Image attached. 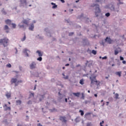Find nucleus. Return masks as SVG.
Instances as JSON below:
<instances>
[{"label": "nucleus", "mask_w": 126, "mask_h": 126, "mask_svg": "<svg viewBox=\"0 0 126 126\" xmlns=\"http://www.w3.org/2000/svg\"><path fill=\"white\" fill-rule=\"evenodd\" d=\"M8 42H9V40L7 38L1 39H0V44H2L3 47L5 48V47H7V46H8Z\"/></svg>", "instance_id": "nucleus-1"}, {"label": "nucleus", "mask_w": 126, "mask_h": 126, "mask_svg": "<svg viewBox=\"0 0 126 126\" xmlns=\"http://www.w3.org/2000/svg\"><path fill=\"white\" fill-rule=\"evenodd\" d=\"M93 6L95 7V16H96V17H98L99 16V14L100 13V12H101V10H100V8H99V5L95 4V5H94V6Z\"/></svg>", "instance_id": "nucleus-2"}, {"label": "nucleus", "mask_w": 126, "mask_h": 126, "mask_svg": "<svg viewBox=\"0 0 126 126\" xmlns=\"http://www.w3.org/2000/svg\"><path fill=\"white\" fill-rule=\"evenodd\" d=\"M90 79L91 81V83H94V82H95L97 83L98 82V81L96 79V77H90Z\"/></svg>", "instance_id": "nucleus-3"}, {"label": "nucleus", "mask_w": 126, "mask_h": 126, "mask_svg": "<svg viewBox=\"0 0 126 126\" xmlns=\"http://www.w3.org/2000/svg\"><path fill=\"white\" fill-rule=\"evenodd\" d=\"M30 66L31 69H34V68H36V63H35V62H32Z\"/></svg>", "instance_id": "nucleus-4"}, {"label": "nucleus", "mask_w": 126, "mask_h": 126, "mask_svg": "<svg viewBox=\"0 0 126 126\" xmlns=\"http://www.w3.org/2000/svg\"><path fill=\"white\" fill-rule=\"evenodd\" d=\"M60 120L61 122H63V123H66V118L64 116H61Z\"/></svg>", "instance_id": "nucleus-5"}, {"label": "nucleus", "mask_w": 126, "mask_h": 126, "mask_svg": "<svg viewBox=\"0 0 126 126\" xmlns=\"http://www.w3.org/2000/svg\"><path fill=\"white\" fill-rule=\"evenodd\" d=\"M105 42H107V43H108V44H112V42H113V40L108 37L105 39Z\"/></svg>", "instance_id": "nucleus-6"}, {"label": "nucleus", "mask_w": 126, "mask_h": 126, "mask_svg": "<svg viewBox=\"0 0 126 126\" xmlns=\"http://www.w3.org/2000/svg\"><path fill=\"white\" fill-rule=\"evenodd\" d=\"M85 65L86 66H87V65H88V66L90 67V66H91V65H92V61H87L86 63H85Z\"/></svg>", "instance_id": "nucleus-7"}, {"label": "nucleus", "mask_w": 126, "mask_h": 126, "mask_svg": "<svg viewBox=\"0 0 126 126\" xmlns=\"http://www.w3.org/2000/svg\"><path fill=\"white\" fill-rule=\"evenodd\" d=\"M5 96L7 99H10L11 98V93L10 92H7L5 94Z\"/></svg>", "instance_id": "nucleus-8"}, {"label": "nucleus", "mask_w": 126, "mask_h": 126, "mask_svg": "<svg viewBox=\"0 0 126 126\" xmlns=\"http://www.w3.org/2000/svg\"><path fill=\"white\" fill-rule=\"evenodd\" d=\"M3 108L4 109V111H7V110L10 111V110H11L10 107H7V104H4V105L3 106Z\"/></svg>", "instance_id": "nucleus-9"}, {"label": "nucleus", "mask_w": 126, "mask_h": 126, "mask_svg": "<svg viewBox=\"0 0 126 126\" xmlns=\"http://www.w3.org/2000/svg\"><path fill=\"white\" fill-rule=\"evenodd\" d=\"M29 20H30V19H25L23 20L22 21V23H24V24H26V25H28V24H29Z\"/></svg>", "instance_id": "nucleus-10"}, {"label": "nucleus", "mask_w": 126, "mask_h": 126, "mask_svg": "<svg viewBox=\"0 0 126 126\" xmlns=\"http://www.w3.org/2000/svg\"><path fill=\"white\" fill-rule=\"evenodd\" d=\"M28 52L30 53V51L28 50L27 49H24L23 53L26 54L27 57H29V55L28 54Z\"/></svg>", "instance_id": "nucleus-11"}, {"label": "nucleus", "mask_w": 126, "mask_h": 126, "mask_svg": "<svg viewBox=\"0 0 126 126\" xmlns=\"http://www.w3.org/2000/svg\"><path fill=\"white\" fill-rule=\"evenodd\" d=\"M29 30L30 31H33V30H34V24H32V25H31V26L29 28Z\"/></svg>", "instance_id": "nucleus-12"}, {"label": "nucleus", "mask_w": 126, "mask_h": 126, "mask_svg": "<svg viewBox=\"0 0 126 126\" xmlns=\"http://www.w3.org/2000/svg\"><path fill=\"white\" fill-rule=\"evenodd\" d=\"M9 29V28H8V26L7 25H5L4 27V30H6V33H8L9 32V31H8Z\"/></svg>", "instance_id": "nucleus-13"}, {"label": "nucleus", "mask_w": 126, "mask_h": 126, "mask_svg": "<svg viewBox=\"0 0 126 126\" xmlns=\"http://www.w3.org/2000/svg\"><path fill=\"white\" fill-rule=\"evenodd\" d=\"M36 53L38 54V57H42L43 56V53L40 51L37 50Z\"/></svg>", "instance_id": "nucleus-14"}, {"label": "nucleus", "mask_w": 126, "mask_h": 126, "mask_svg": "<svg viewBox=\"0 0 126 126\" xmlns=\"http://www.w3.org/2000/svg\"><path fill=\"white\" fill-rule=\"evenodd\" d=\"M6 24H8V25H10L11 24V21L10 20H6L5 21Z\"/></svg>", "instance_id": "nucleus-15"}, {"label": "nucleus", "mask_w": 126, "mask_h": 126, "mask_svg": "<svg viewBox=\"0 0 126 126\" xmlns=\"http://www.w3.org/2000/svg\"><path fill=\"white\" fill-rule=\"evenodd\" d=\"M17 81V79L16 78H12L11 80V83H16Z\"/></svg>", "instance_id": "nucleus-16"}, {"label": "nucleus", "mask_w": 126, "mask_h": 126, "mask_svg": "<svg viewBox=\"0 0 126 126\" xmlns=\"http://www.w3.org/2000/svg\"><path fill=\"white\" fill-rule=\"evenodd\" d=\"M18 26L19 28H22L23 29H24V30L26 29V28H25V27L24 26V25H21V24H19Z\"/></svg>", "instance_id": "nucleus-17"}, {"label": "nucleus", "mask_w": 126, "mask_h": 126, "mask_svg": "<svg viewBox=\"0 0 126 126\" xmlns=\"http://www.w3.org/2000/svg\"><path fill=\"white\" fill-rule=\"evenodd\" d=\"M115 74H116V75H118V76H119V77H121V76H122V71H118V72H116L115 73Z\"/></svg>", "instance_id": "nucleus-18"}, {"label": "nucleus", "mask_w": 126, "mask_h": 126, "mask_svg": "<svg viewBox=\"0 0 126 126\" xmlns=\"http://www.w3.org/2000/svg\"><path fill=\"white\" fill-rule=\"evenodd\" d=\"M80 84H81V85H83L84 84V79H82L80 80L79 82Z\"/></svg>", "instance_id": "nucleus-19"}, {"label": "nucleus", "mask_w": 126, "mask_h": 126, "mask_svg": "<svg viewBox=\"0 0 126 126\" xmlns=\"http://www.w3.org/2000/svg\"><path fill=\"white\" fill-rule=\"evenodd\" d=\"M115 98L116 99V100H118V99H120V98L119 97V94H115Z\"/></svg>", "instance_id": "nucleus-20"}, {"label": "nucleus", "mask_w": 126, "mask_h": 126, "mask_svg": "<svg viewBox=\"0 0 126 126\" xmlns=\"http://www.w3.org/2000/svg\"><path fill=\"white\" fill-rule=\"evenodd\" d=\"M25 40H26V35L25 34V33H24V36L23 38L21 39V41H22V42L25 41Z\"/></svg>", "instance_id": "nucleus-21"}, {"label": "nucleus", "mask_w": 126, "mask_h": 126, "mask_svg": "<svg viewBox=\"0 0 126 126\" xmlns=\"http://www.w3.org/2000/svg\"><path fill=\"white\" fill-rule=\"evenodd\" d=\"M82 96L81 97V99H82V100H84V98H85V95H84V93L81 94Z\"/></svg>", "instance_id": "nucleus-22"}, {"label": "nucleus", "mask_w": 126, "mask_h": 126, "mask_svg": "<svg viewBox=\"0 0 126 126\" xmlns=\"http://www.w3.org/2000/svg\"><path fill=\"white\" fill-rule=\"evenodd\" d=\"M20 2L21 4H23V3H26V0H21Z\"/></svg>", "instance_id": "nucleus-23"}, {"label": "nucleus", "mask_w": 126, "mask_h": 126, "mask_svg": "<svg viewBox=\"0 0 126 126\" xmlns=\"http://www.w3.org/2000/svg\"><path fill=\"white\" fill-rule=\"evenodd\" d=\"M92 53H93V55H96L97 54V51L96 50H93L92 51Z\"/></svg>", "instance_id": "nucleus-24"}, {"label": "nucleus", "mask_w": 126, "mask_h": 126, "mask_svg": "<svg viewBox=\"0 0 126 126\" xmlns=\"http://www.w3.org/2000/svg\"><path fill=\"white\" fill-rule=\"evenodd\" d=\"M17 105H21V100H16Z\"/></svg>", "instance_id": "nucleus-25"}, {"label": "nucleus", "mask_w": 126, "mask_h": 126, "mask_svg": "<svg viewBox=\"0 0 126 126\" xmlns=\"http://www.w3.org/2000/svg\"><path fill=\"white\" fill-rule=\"evenodd\" d=\"M73 94L74 95V96H76V97L79 96V93H73Z\"/></svg>", "instance_id": "nucleus-26"}, {"label": "nucleus", "mask_w": 126, "mask_h": 126, "mask_svg": "<svg viewBox=\"0 0 126 126\" xmlns=\"http://www.w3.org/2000/svg\"><path fill=\"white\" fill-rule=\"evenodd\" d=\"M79 112L81 113V116H83L84 115V112L82 110H79Z\"/></svg>", "instance_id": "nucleus-27"}, {"label": "nucleus", "mask_w": 126, "mask_h": 126, "mask_svg": "<svg viewBox=\"0 0 126 126\" xmlns=\"http://www.w3.org/2000/svg\"><path fill=\"white\" fill-rule=\"evenodd\" d=\"M37 60L39 62H42V58H41V57H39L37 59Z\"/></svg>", "instance_id": "nucleus-28"}, {"label": "nucleus", "mask_w": 126, "mask_h": 126, "mask_svg": "<svg viewBox=\"0 0 126 126\" xmlns=\"http://www.w3.org/2000/svg\"><path fill=\"white\" fill-rule=\"evenodd\" d=\"M13 28H16V25L15 24H12Z\"/></svg>", "instance_id": "nucleus-29"}, {"label": "nucleus", "mask_w": 126, "mask_h": 126, "mask_svg": "<svg viewBox=\"0 0 126 126\" xmlns=\"http://www.w3.org/2000/svg\"><path fill=\"white\" fill-rule=\"evenodd\" d=\"M105 16H106V17H109V16H110V13H107L105 14Z\"/></svg>", "instance_id": "nucleus-30"}, {"label": "nucleus", "mask_w": 126, "mask_h": 126, "mask_svg": "<svg viewBox=\"0 0 126 126\" xmlns=\"http://www.w3.org/2000/svg\"><path fill=\"white\" fill-rule=\"evenodd\" d=\"M119 54V51L115 50V56H117V55H118Z\"/></svg>", "instance_id": "nucleus-31"}, {"label": "nucleus", "mask_w": 126, "mask_h": 126, "mask_svg": "<svg viewBox=\"0 0 126 126\" xmlns=\"http://www.w3.org/2000/svg\"><path fill=\"white\" fill-rule=\"evenodd\" d=\"M6 67H11V64L9 63V64L6 65Z\"/></svg>", "instance_id": "nucleus-32"}, {"label": "nucleus", "mask_w": 126, "mask_h": 126, "mask_svg": "<svg viewBox=\"0 0 126 126\" xmlns=\"http://www.w3.org/2000/svg\"><path fill=\"white\" fill-rule=\"evenodd\" d=\"M90 115V113H87L85 115V117H87V116H89Z\"/></svg>", "instance_id": "nucleus-33"}, {"label": "nucleus", "mask_w": 126, "mask_h": 126, "mask_svg": "<svg viewBox=\"0 0 126 126\" xmlns=\"http://www.w3.org/2000/svg\"><path fill=\"white\" fill-rule=\"evenodd\" d=\"M57 7L58 6L55 4L53 6L52 8H56V7Z\"/></svg>", "instance_id": "nucleus-34"}, {"label": "nucleus", "mask_w": 126, "mask_h": 126, "mask_svg": "<svg viewBox=\"0 0 126 126\" xmlns=\"http://www.w3.org/2000/svg\"><path fill=\"white\" fill-rule=\"evenodd\" d=\"M119 2V4H123L124 3L123 2H121V0H118Z\"/></svg>", "instance_id": "nucleus-35"}, {"label": "nucleus", "mask_w": 126, "mask_h": 126, "mask_svg": "<svg viewBox=\"0 0 126 126\" xmlns=\"http://www.w3.org/2000/svg\"><path fill=\"white\" fill-rule=\"evenodd\" d=\"M120 61H124V57L120 56Z\"/></svg>", "instance_id": "nucleus-36"}, {"label": "nucleus", "mask_w": 126, "mask_h": 126, "mask_svg": "<svg viewBox=\"0 0 126 126\" xmlns=\"http://www.w3.org/2000/svg\"><path fill=\"white\" fill-rule=\"evenodd\" d=\"M73 34H74V33L70 32L69 33V36H72V35H73Z\"/></svg>", "instance_id": "nucleus-37"}, {"label": "nucleus", "mask_w": 126, "mask_h": 126, "mask_svg": "<svg viewBox=\"0 0 126 126\" xmlns=\"http://www.w3.org/2000/svg\"><path fill=\"white\" fill-rule=\"evenodd\" d=\"M102 60H107V56H105L102 58Z\"/></svg>", "instance_id": "nucleus-38"}, {"label": "nucleus", "mask_w": 126, "mask_h": 126, "mask_svg": "<svg viewBox=\"0 0 126 126\" xmlns=\"http://www.w3.org/2000/svg\"><path fill=\"white\" fill-rule=\"evenodd\" d=\"M28 104H32V101L30 100L28 102Z\"/></svg>", "instance_id": "nucleus-39"}, {"label": "nucleus", "mask_w": 126, "mask_h": 126, "mask_svg": "<svg viewBox=\"0 0 126 126\" xmlns=\"http://www.w3.org/2000/svg\"><path fill=\"white\" fill-rule=\"evenodd\" d=\"M122 63H123V64H126V61H123L122 62Z\"/></svg>", "instance_id": "nucleus-40"}, {"label": "nucleus", "mask_w": 126, "mask_h": 126, "mask_svg": "<svg viewBox=\"0 0 126 126\" xmlns=\"http://www.w3.org/2000/svg\"><path fill=\"white\" fill-rule=\"evenodd\" d=\"M55 111H57L55 108L51 110V112H55Z\"/></svg>", "instance_id": "nucleus-41"}, {"label": "nucleus", "mask_w": 126, "mask_h": 126, "mask_svg": "<svg viewBox=\"0 0 126 126\" xmlns=\"http://www.w3.org/2000/svg\"><path fill=\"white\" fill-rule=\"evenodd\" d=\"M37 126H42L41 124L39 123L38 124H37Z\"/></svg>", "instance_id": "nucleus-42"}, {"label": "nucleus", "mask_w": 126, "mask_h": 126, "mask_svg": "<svg viewBox=\"0 0 126 126\" xmlns=\"http://www.w3.org/2000/svg\"><path fill=\"white\" fill-rule=\"evenodd\" d=\"M61 1H62V2L63 3H64V0H61Z\"/></svg>", "instance_id": "nucleus-43"}, {"label": "nucleus", "mask_w": 126, "mask_h": 126, "mask_svg": "<svg viewBox=\"0 0 126 126\" xmlns=\"http://www.w3.org/2000/svg\"><path fill=\"white\" fill-rule=\"evenodd\" d=\"M65 79H68V76H66L65 77H64Z\"/></svg>", "instance_id": "nucleus-44"}, {"label": "nucleus", "mask_w": 126, "mask_h": 126, "mask_svg": "<svg viewBox=\"0 0 126 126\" xmlns=\"http://www.w3.org/2000/svg\"><path fill=\"white\" fill-rule=\"evenodd\" d=\"M109 101L106 102V104H107L106 106H108L109 105Z\"/></svg>", "instance_id": "nucleus-45"}, {"label": "nucleus", "mask_w": 126, "mask_h": 126, "mask_svg": "<svg viewBox=\"0 0 126 126\" xmlns=\"http://www.w3.org/2000/svg\"><path fill=\"white\" fill-rule=\"evenodd\" d=\"M51 4H52V5H55V4H56V3H53V2H51Z\"/></svg>", "instance_id": "nucleus-46"}, {"label": "nucleus", "mask_w": 126, "mask_h": 126, "mask_svg": "<svg viewBox=\"0 0 126 126\" xmlns=\"http://www.w3.org/2000/svg\"><path fill=\"white\" fill-rule=\"evenodd\" d=\"M100 124H101V125H103V124H104V121H102L101 122H100Z\"/></svg>", "instance_id": "nucleus-47"}, {"label": "nucleus", "mask_w": 126, "mask_h": 126, "mask_svg": "<svg viewBox=\"0 0 126 126\" xmlns=\"http://www.w3.org/2000/svg\"><path fill=\"white\" fill-rule=\"evenodd\" d=\"M31 95H32V97H34V93H32V94H31Z\"/></svg>", "instance_id": "nucleus-48"}, {"label": "nucleus", "mask_w": 126, "mask_h": 126, "mask_svg": "<svg viewBox=\"0 0 126 126\" xmlns=\"http://www.w3.org/2000/svg\"><path fill=\"white\" fill-rule=\"evenodd\" d=\"M68 65H69V63H67L65 64V66H68Z\"/></svg>", "instance_id": "nucleus-49"}, {"label": "nucleus", "mask_w": 126, "mask_h": 126, "mask_svg": "<svg viewBox=\"0 0 126 126\" xmlns=\"http://www.w3.org/2000/svg\"><path fill=\"white\" fill-rule=\"evenodd\" d=\"M98 95L97 94H94V97H97Z\"/></svg>", "instance_id": "nucleus-50"}, {"label": "nucleus", "mask_w": 126, "mask_h": 126, "mask_svg": "<svg viewBox=\"0 0 126 126\" xmlns=\"http://www.w3.org/2000/svg\"><path fill=\"white\" fill-rule=\"evenodd\" d=\"M65 101L66 102H67V98H65Z\"/></svg>", "instance_id": "nucleus-51"}, {"label": "nucleus", "mask_w": 126, "mask_h": 126, "mask_svg": "<svg viewBox=\"0 0 126 126\" xmlns=\"http://www.w3.org/2000/svg\"><path fill=\"white\" fill-rule=\"evenodd\" d=\"M59 96H62V94H61V93H59Z\"/></svg>", "instance_id": "nucleus-52"}, {"label": "nucleus", "mask_w": 126, "mask_h": 126, "mask_svg": "<svg viewBox=\"0 0 126 126\" xmlns=\"http://www.w3.org/2000/svg\"><path fill=\"white\" fill-rule=\"evenodd\" d=\"M19 82H22V81H18V83H19Z\"/></svg>", "instance_id": "nucleus-53"}, {"label": "nucleus", "mask_w": 126, "mask_h": 126, "mask_svg": "<svg viewBox=\"0 0 126 126\" xmlns=\"http://www.w3.org/2000/svg\"><path fill=\"white\" fill-rule=\"evenodd\" d=\"M17 126H22V125L18 124Z\"/></svg>", "instance_id": "nucleus-54"}, {"label": "nucleus", "mask_w": 126, "mask_h": 126, "mask_svg": "<svg viewBox=\"0 0 126 126\" xmlns=\"http://www.w3.org/2000/svg\"><path fill=\"white\" fill-rule=\"evenodd\" d=\"M108 78H109V77H105L106 79H108Z\"/></svg>", "instance_id": "nucleus-55"}, {"label": "nucleus", "mask_w": 126, "mask_h": 126, "mask_svg": "<svg viewBox=\"0 0 126 126\" xmlns=\"http://www.w3.org/2000/svg\"><path fill=\"white\" fill-rule=\"evenodd\" d=\"M87 103H88V101H85V103L87 104Z\"/></svg>", "instance_id": "nucleus-56"}, {"label": "nucleus", "mask_w": 126, "mask_h": 126, "mask_svg": "<svg viewBox=\"0 0 126 126\" xmlns=\"http://www.w3.org/2000/svg\"><path fill=\"white\" fill-rule=\"evenodd\" d=\"M83 16V14H82L81 16H80V18L82 17Z\"/></svg>", "instance_id": "nucleus-57"}, {"label": "nucleus", "mask_w": 126, "mask_h": 126, "mask_svg": "<svg viewBox=\"0 0 126 126\" xmlns=\"http://www.w3.org/2000/svg\"><path fill=\"white\" fill-rule=\"evenodd\" d=\"M112 66H115V64H112Z\"/></svg>", "instance_id": "nucleus-58"}, {"label": "nucleus", "mask_w": 126, "mask_h": 126, "mask_svg": "<svg viewBox=\"0 0 126 126\" xmlns=\"http://www.w3.org/2000/svg\"><path fill=\"white\" fill-rule=\"evenodd\" d=\"M100 126H103V125H102V123H100Z\"/></svg>", "instance_id": "nucleus-59"}, {"label": "nucleus", "mask_w": 126, "mask_h": 126, "mask_svg": "<svg viewBox=\"0 0 126 126\" xmlns=\"http://www.w3.org/2000/svg\"><path fill=\"white\" fill-rule=\"evenodd\" d=\"M102 102H104V100H103V99L101 100V103H102Z\"/></svg>", "instance_id": "nucleus-60"}, {"label": "nucleus", "mask_w": 126, "mask_h": 126, "mask_svg": "<svg viewBox=\"0 0 126 126\" xmlns=\"http://www.w3.org/2000/svg\"><path fill=\"white\" fill-rule=\"evenodd\" d=\"M60 99H63V97L60 96Z\"/></svg>", "instance_id": "nucleus-61"}, {"label": "nucleus", "mask_w": 126, "mask_h": 126, "mask_svg": "<svg viewBox=\"0 0 126 126\" xmlns=\"http://www.w3.org/2000/svg\"><path fill=\"white\" fill-rule=\"evenodd\" d=\"M88 93H90V90L88 91Z\"/></svg>", "instance_id": "nucleus-62"}, {"label": "nucleus", "mask_w": 126, "mask_h": 126, "mask_svg": "<svg viewBox=\"0 0 126 126\" xmlns=\"http://www.w3.org/2000/svg\"><path fill=\"white\" fill-rule=\"evenodd\" d=\"M77 119H78V118H76V119H75L76 122H77Z\"/></svg>", "instance_id": "nucleus-63"}, {"label": "nucleus", "mask_w": 126, "mask_h": 126, "mask_svg": "<svg viewBox=\"0 0 126 126\" xmlns=\"http://www.w3.org/2000/svg\"><path fill=\"white\" fill-rule=\"evenodd\" d=\"M8 103L9 104V105H10V102H8Z\"/></svg>", "instance_id": "nucleus-64"}]
</instances>
